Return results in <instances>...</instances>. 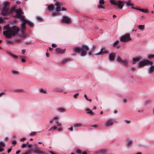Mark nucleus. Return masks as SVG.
<instances>
[{"mask_svg": "<svg viewBox=\"0 0 154 154\" xmlns=\"http://www.w3.org/2000/svg\"><path fill=\"white\" fill-rule=\"evenodd\" d=\"M22 53L23 54H24L26 52V51L25 50H22Z\"/></svg>", "mask_w": 154, "mask_h": 154, "instance_id": "nucleus-63", "label": "nucleus"}, {"mask_svg": "<svg viewBox=\"0 0 154 154\" xmlns=\"http://www.w3.org/2000/svg\"><path fill=\"white\" fill-rule=\"evenodd\" d=\"M49 49L50 51H52L53 50V48H51L49 47Z\"/></svg>", "mask_w": 154, "mask_h": 154, "instance_id": "nucleus-60", "label": "nucleus"}, {"mask_svg": "<svg viewBox=\"0 0 154 154\" xmlns=\"http://www.w3.org/2000/svg\"><path fill=\"white\" fill-rule=\"evenodd\" d=\"M79 94L78 93H77L75 94L74 96V97L75 98H76L78 96Z\"/></svg>", "mask_w": 154, "mask_h": 154, "instance_id": "nucleus-50", "label": "nucleus"}, {"mask_svg": "<svg viewBox=\"0 0 154 154\" xmlns=\"http://www.w3.org/2000/svg\"><path fill=\"white\" fill-rule=\"evenodd\" d=\"M32 152V150L31 149L27 150L26 152L23 153L24 154H31Z\"/></svg>", "mask_w": 154, "mask_h": 154, "instance_id": "nucleus-31", "label": "nucleus"}, {"mask_svg": "<svg viewBox=\"0 0 154 154\" xmlns=\"http://www.w3.org/2000/svg\"><path fill=\"white\" fill-rule=\"evenodd\" d=\"M89 50L88 47L86 45H83L81 48L76 47L74 49L75 52L79 53L81 52V55L85 56L87 54V51Z\"/></svg>", "mask_w": 154, "mask_h": 154, "instance_id": "nucleus-2", "label": "nucleus"}, {"mask_svg": "<svg viewBox=\"0 0 154 154\" xmlns=\"http://www.w3.org/2000/svg\"><path fill=\"white\" fill-rule=\"evenodd\" d=\"M59 14L58 13H54L53 14V16H55L57 15H58Z\"/></svg>", "mask_w": 154, "mask_h": 154, "instance_id": "nucleus-52", "label": "nucleus"}, {"mask_svg": "<svg viewBox=\"0 0 154 154\" xmlns=\"http://www.w3.org/2000/svg\"><path fill=\"white\" fill-rule=\"evenodd\" d=\"M55 122H56V124H57V126H59V127L61 126H62L61 124L60 123L58 122V120H57Z\"/></svg>", "mask_w": 154, "mask_h": 154, "instance_id": "nucleus-33", "label": "nucleus"}, {"mask_svg": "<svg viewBox=\"0 0 154 154\" xmlns=\"http://www.w3.org/2000/svg\"><path fill=\"white\" fill-rule=\"evenodd\" d=\"M119 43V41H116L113 44V46L114 47L116 45H117Z\"/></svg>", "mask_w": 154, "mask_h": 154, "instance_id": "nucleus-36", "label": "nucleus"}, {"mask_svg": "<svg viewBox=\"0 0 154 154\" xmlns=\"http://www.w3.org/2000/svg\"><path fill=\"white\" fill-rule=\"evenodd\" d=\"M13 42L11 40H8L6 41L7 43L9 44H11L13 43Z\"/></svg>", "mask_w": 154, "mask_h": 154, "instance_id": "nucleus-37", "label": "nucleus"}, {"mask_svg": "<svg viewBox=\"0 0 154 154\" xmlns=\"http://www.w3.org/2000/svg\"><path fill=\"white\" fill-rule=\"evenodd\" d=\"M57 129V127L56 126H54L51 127L49 130H51V129H53V130H56Z\"/></svg>", "mask_w": 154, "mask_h": 154, "instance_id": "nucleus-45", "label": "nucleus"}, {"mask_svg": "<svg viewBox=\"0 0 154 154\" xmlns=\"http://www.w3.org/2000/svg\"><path fill=\"white\" fill-rule=\"evenodd\" d=\"M36 133V132H33L30 133L31 135H33L35 134Z\"/></svg>", "mask_w": 154, "mask_h": 154, "instance_id": "nucleus-59", "label": "nucleus"}, {"mask_svg": "<svg viewBox=\"0 0 154 154\" xmlns=\"http://www.w3.org/2000/svg\"><path fill=\"white\" fill-rule=\"evenodd\" d=\"M105 2L104 0H100L99 1V3L100 5H104Z\"/></svg>", "mask_w": 154, "mask_h": 154, "instance_id": "nucleus-35", "label": "nucleus"}, {"mask_svg": "<svg viewBox=\"0 0 154 154\" xmlns=\"http://www.w3.org/2000/svg\"><path fill=\"white\" fill-rule=\"evenodd\" d=\"M152 62L149 61L147 60H144L140 62L138 65V66L139 67H141L146 65H152Z\"/></svg>", "mask_w": 154, "mask_h": 154, "instance_id": "nucleus-5", "label": "nucleus"}, {"mask_svg": "<svg viewBox=\"0 0 154 154\" xmlns=\"http://www.w3.org/2000/svg\"><path fill=\"white\" fill-rule=\"evenodd\" d=\"M20 152V150H18L16 152V154H18Z\"/></svg>", "mask_w": 154, "mask_h": 154, "instance_id": "nucleus-61", "label": "nucleus"}, {"mask_svg": "<svg viewBox=\"0 0 154 154\" xmlns=\"http://www.w3.org/2000/svg\"><path fill=\"white\" fill-rule=\"evenodd\" d=\"M55 5L57 6L56 9L57 12H58L61 10L62 11L66 10V9L64 7L62 8L61 10L60 7L63 6V4L61 2L57 1L55 3Z\"/></svg>", "mask_w": 154, "mask_h": 154, "instance_id": "nucleus-6", "label": "nucleus"}, {"mask_svg": "<svg viewBox=\"0 0 154 154\" xmlns=\"http://www.w3.org/2000/svg\"><path fill=\"white\" fill-rule=\"evenodd\" d=\"M33 151L35 153H37L38 154H45V153L40 150H39L38 148L37 147H36L35 148H34L33 149Z\"/></svg>", "mask_w": 154, "mask_h": 154, "instance_id": "nucleus-10", "label": "nucleus"}, {"mask_svg": "<svg viewBox=\"0 0 154 154\" xmlns=\"http://www.w3.org/2000/svg\"><path fill=\"white\" fill-rule=\"evenodd\" d=\"M21 60V61L23 63L25 62L26 61V60L24 59L23 58H22Z\"/></svg>", "mask_w": 154, "mask_h": 154, "instance_id": "nucleus-56", "label": "nucleus"}, {"mask_svg": "<svg viewBox=\"0 0 154 154\" xmlns=\"http://www.w3.org/2000/svg\"><path fill=\"white\" fill-rule=\"evenodd\" d=\"M71 22L70 19L68 17L63 16L62 20V22L66 23H69Z\"/></svg>", "mask_w": 154, "mask_h": 154, "instance_id": "nucleus-9", "label": "nucleus"}, {"mask_svg": "<svg viewBox=\"0 0 154 154\" xmlns=\"http://www.w3.org/2000/svg\"><path fill=\"white\" fill-rule=\"evenodd\" d=\"M98 8L99 9L100 8H104V7L102 5H100L98 6Z\"/></svg>", "mask_w": 154, "mask_h": 154, "instance_id": "nucleus-44", "label": "nucleus"}, {"mask_svg": "<svg viewBox=\"0 0 154 154\" xmlns=\"http://www.w3.org/2000/svg\"><path fill=\"white\" fill-rule=\"evenodd\" d=\"M151 66L149 68V72L151 73L153 72L154 71V65H151Z\"/></svg>", "mask_w": 154, "mask_h": 154, "instance_id": "nucleus-20", "label": "nucleus"}, {"mask_svg": "<svg viewBox=\"0 0 154 154\" xmlns=\"http://www.w3.org/2000/svg\"><path fill=\"white\" fill-rule=\"evenodd\" d=\"M52 46L53 48H56L57 47V45L55 44H52Z\"/></svg>", "mask_w": 154, "mask_h": 154, "instance_id": "nucleus-49", "label": "nucleus"}, {"mask_svg": "<svg viewBox=\"0 0 154 154\" xmlns=\"http://www.w3.org/2000/svg\"><path fill=\"white\" fill-rule=\"evenodd\" d=\"M58 91L59 92L63 93L64 94H66L67 93V91L64 89H60Z\"/></svg>", "mask_w": 154, "mask_h": 154, "instance_id": "nucleus-26", "label": "nucleus"}, {"mask_svg": "<svg viewBox=\"0 0 154 154\" xmlns=\"http://www.w3.org/2000/svg\"><path fill=\"white\" fill-rule=\"evenodd\" d=\"M108 52L107 50L104 48L101 49L100 51L98 53L95 54L96 55H102L103 54L108 53Z\"/></svg>", "mask_w": 154, "mask_h": 154, "instance_id": "nucleus-12", "label": "nucleus"}, {"mask_svg": "<svg viewBox=\"0 0 154 154\" xmlns=\"http://www.w3.org/2000/svg\"><path fill=\"white\" fill-rule=\"evenodd\" d=\"M106 151V150L105 149H100V150L98 152V153L100 154H103Z\"/></svg>", "mask_w": 154, "mask_h": 154, "instance_id": "nucleus-24", "label": "nucleus"}, {"mask_svg": "<svg viewBox=\"0 0 154 154\" xmlns=\"http://www.w3.org/2000/svg\"><path fill=\"white\" fill-rule=\"evenodd\" d=\"M12 72L13 74H16L17 73V71L15 70H13L12 71Z\"/></svg>", "mask_w": 154, "mask_h": 154, "instance_id": "nucleus-51", "label": "nucleus"}, {"mask_svg": "<svg viewBox=\"0 0 154 154\" xmlns=\"http://www.w3.org/2000/svg\"><path fill=\"white\" fill-rule=\"evenodd\" d=\"M96 48V46L93 45L92 46V51H95V49Z\"/></svg>", "mask_w": 154, "mask_h": 154, "instance_id": "nucleus-39", "label": "nucleus"}, {"mask_svg": "<svg viewBox=\"0 0 154 154\" xmlns=\"http://www.w3.org/2000/svg\"><path fill=\"white\" fill-rule=\"evenodd\" d=\"M77 152L79 154H81V151L80 149H78L76 150Z\"/></svg>", "mask_w": 154, "mask_h": 154, "instance_id": "nucleus-43", "label": "nucleus"}, {"mask_svg": "<svg viewBox=\"0 0 154 154\" xmlns=\"http://www.w3.org/2000/svg\"><path fill=\"white\" fill-rule=\"evenodd\" d=\"M21 20H22V23L21 24V25H25V24L26 23H27V22H28V20H25L24 19V17L23 18V19H21Z\"/></svg>", "mask_w": 154, "mask_h": 154, "instance_id": "nucleus-22", "label": "nucleus"}, {"mask_svg": "<svg viewBox=\"0 0 154 154\" xmlns=\"http://www.w3.org/2000/svg\"><path fill=\"white\" fill-rule=\"evenodd\" d=\"M54 6L53 5H48V9L50 11L54 9Z\"/></svg>", "mask_w": 154, "mask_h": 154, "instance_id": "nucleus-23", "label": "nucleus"}, {"mask_svg": "<svg viewBox=\"0 0 154 154\" xmlns=\"http://www.w3.org/2000/svg\"><path fill=\"white\" fill-rule=\"evenodd\" d=\"M116 54L115 53H112L110 54L109 55V59L111 61H113L114 60Z\"/></svg>", "mask_w": 154, "mask_h": 154, "instance_id": "nucleus-16", "label": "nucleus"}, {"mask_svg": "<svg viewBox=\"0 0 154 154\" xmlns=\"http://www.w3.org/2000/svg\"><path fill=\"white\" fill-rule=\"evenodd\" d=\"M132 143V140H129L128 142V145L130 146Z\"/></svg>", "mask_w": 154, "mask_h": 154, "instance_id": "nucleus-41", "label": "nucleus"}, {"mask_svg": "<svg viewBox=\"0 0 154 154\" xmlns=\"http://www.w3.org/2000/svg\"><path fill=\"white\" fill-rule=\"evenodd\" d=\"M5 145L4 143L2 141L0 142V152H2L4 150V148Z\"/></svg>", "mask_w": 154, "mask_h": 154, "instance_id": "nucleus-18", "label": "nucleus"}, {"mask_svg": "<svg viewBox=\"0 0 154 154\" xmlns=\"http://www.w3.org/2000/svg\"><path fill=\"white\" fill-rule=\"evenodd\" d=\"M11 150V148L9 149L7 151V152L8 153H9Z\"/></svg>", "mask_w": 154, "mask_h": 154, "instance_id": "nucleus-54", "label": "nucleus"}, {"mask_svg": "<svg viewBox=\"0 0 154 154\" xmlns=\"http://www.w3.org/2000/svg\"><path fill=\"white\" fill-rule=\"evenodd\" d=\"M56 52L58 54H63L66 51V49H61L60 48H57L55 49Z\"/></svg>", "mask_w": 154, "mask_h": 154, "instance_id": "nucleus-13", "label": "nucleus"}, {"mask_svg": "<svg viewBox=\"0 0 154 154\" xmlns=\"http://www.w3.org/2000/svg\"><path fill=\"white\" fill-rule=\"evenodd\" d=\"M131 1L130 0H128V1L127 2H125V3H126V5L127 6H130L132 8L135 9H137V8H134L133 7L134 5L132 3H131Z\"/></svg>", "mask_w": 154, "mask_h": 154, "instance_id": "nucleus-14", "label": "nucleus"}, {"mask_svg": "<svg viewBox=\"0 0 154 154\" xmlns=\"http://www.w3.org/2000/svg\"><path fill=\"white\" fill-rule=\"evenodd\" d=\"M9 3L6 2L4 3L2 6V14L3 15H6L9 12Z\"/></svg>", "mask_w": 154, "mask_h": 154, "instance_id": "nucleus-3", "label": "nucleus"}, {"mask_svg": "<svg viewBox=\"0 0 154 154\" xmlns=\"http://www.w3.org/2000/svg\"><path fill=\"white\" fill-rule=\"evenodd\" d=\"M136 9L139 10L141 12H142L143 13H147L149 12V10L147 9H142V8H140L137 7V9Z\"/></svg>", "mask_w": 154, "mask_h": 154, "instance_id": "nucleus-15", "label": "nucleus"}, {"mask_svg": "<svg viewBox=\"0 0 154 154\" xmlns=\"http://www.w3.org/2000/svg\"><path fill=\"white\" fill-rule=\"evenodd\" d=\"M3 34L7 38L17 35L20 31V28L17 26H10L9 25L4 26Z\"/></svg>", "mask_w": 154, "mask_h": 154, "instance_id": "nucleus-1", "label": "nucleus"}, {"mask_svg": "<svg viewBox=\"0 0 154 154\" xmlns=\"http://www.w3.org/2000/svg\"><path fill=\"white\" fill-rule=\"evenodd\" d=\"M123 60H122L120 57H118L117 59V60L118 62H122Z\"/></svg>", "mask_w": 154, "mask_h": 154, "instance_id": "nucleus-40", "label": "nucleus"}, {"mask_svg": "<svg viewBox=\"0 0 154 154\" xmlns=\"http://www.w3.org/2000/svg\"><path fill=\"white\" fill-rule=\"evenodd\" d=\"M3 20L2 18H0V23H2L3 22Z\"/></svg>", "mask_w": 154, "mask_h": 154, "instance_id": "nucleus-62", "label": "nucleus"}, {"mask_svg": "<svg viewBox=\"0 0 154 154\" xmlns=\"http://www.w3.org/2000/svg\"><path fill=\"white\" fill-rule=\"evenodd\" d=\"M16 143V141L15 140H13L12 142V144L13 145V146H14Z\"/></svg>", "mask_w": 154, "mask_h": 154, "instance_id": "nucleus-47", "label": "nucleus"}, {"mask_svg": "<svg viewBox=\"0 0 154 154\" xmlns=\"http://www.w3.org/2000/svg\"><path fill=\"white\" fill-rule=\"evenodd\" d=\"M131 40L130 35L127 34L122 36L120 38V40L123 42H126Z\"/></svg>", "mask_w": 154, "mask_h": 154, "instance_id": "nucleus-7", "label": "nucleus"}, {"mask_svg": "<svg viewBox=\"0 0 154 154\" xmlns=\"http://www.w3.org/2000/svg\"><path fill=\"white\" fill-rule=\"evenodd\" d=\"M8 53L10 56H11V57H12L13 58L15 59H17L18 57H17L16 56V55H13L9 53Z\"/></svg>", "mask_w": 154, "mask_h": 154, "instance_id": "nucleus-29", "label": "nucleus"}, {"mask_svg": "<svg viewBox=\"0 0 154 154\" xmlns=\"http://www.w3.org/2000/svg\"><path fill=\"white\" fill-rule=\"evenodd\" d=\"M69 60H70V59H65L62 61V64H64V63H66V62H67Z\"/></svg>", "mask_w": 154, "mask_h": 154, "instance_id": "nucleus-28", "label": "nucleus"}, {"mask_svg": "<svg viewBox=\"0 0 154 154\" xmlns=\"http://www.w3.org/2000/svg\"><path fill=\"white\" fill-rule=\"evenodd\" d=\"M114 123L112 119H109L105 123V125L106 127H109L112 125Z\"/></svg>", "mask_w": 154, "mask_h": 154, "instance_id": "nucleus-11", "label": "nucleus"}, {"mask_svg": "<svg viewBox=\"0 0 154 154\" xmlns=\"http://www.w3.org/2000/svg\"><path fill=\"white\" fill-rule=\"evenodd\" d=\"M26 145L25 144H23L21 146V147L22 148H25L26 147Z\"/></svg>", "mask_w": 154, "mask_h": 154, "instance_id": "nucleus-48", "label": "nucleus"}, {"mask_svg": "<svg viewBox=\"0 0 154 154\" xmlns=\"http://www.w3.org/2000/svg\"><path fill=\"white\" fill-rule=\"evenodd\" d=\"M50 153L51 154H56V153H55V152H52V151H50Z\"/></svg>", "mask_w": 154, "mask_h": 154, "instance_id": "nucleus-64", "label": "nucleus"}, {"mask_svg": "<svg viewBox=\"0 0 154 154\" xmlns=\"http://www.w3.org/2000/svg\"><path fill=\"white\" fill-rule=\"evenodd\" d=\"M82 126L83 124L82 123H75L73 125V127L75 128H77L79 127Z\"/></svg>", "mask_w": 154, "mask_h": 154, "instance_id": "nucleus-17", "label": "nucleus"}, {"mask_svg": "<svg viewBox=\"0 0 154 154\" xmlns=\"http://www.w3.org/2000/svg\"><path fill=\"white\" fill-rule=\"evenodd\" d=\"M139 29L143 30L144 28V25H139Z\"/></svg>", "mask_w": 154, "mask_h": 154, "instance_id": "nucleus-32", "label": "nucleus"}, {"mask_svg": "<svg viewBox=\"0 0 154 154\" xmlns=\"http://www.w3.org/2000/svg\"><path fill=\"white\" fill-rule=\"evenodd\" d=\"M148 57L149 59H151L152 58H154V55H149L148 56Z\"/></svg>", "mask_w": 154, "mask_h": 154, "instance_id": "nucleus-42", "label": "nucleus"}, {"mask_svg": "<svg viewBox=\"0 0 154 154\" xmlns=\"http://www.w3.org/2000/svg\"><path fill=\"white\" fill-rule=\"evenodd\" d=\"M58 110L60 112H64L65 111V109L63 108H60L58 109Z\"/></svg>", "mask_w": 154, "mask_h": 154, "instance_id": "nucleus-38", "label": "nucleus"}, {"mask_svg": "<svg viewBox=\"0 0 154 154\" xmlns=\"http://www.w3.org/2000/svg\"><path fill=\"white\" fill-rule=\"evenodd\" d=\"M59 120V117L56 116V117H54L53 119L51 120L50 121V123L51 124H52L54 120Z\"/></svg>", "mask_w": 154, "mask_h": 154, "instance_id": "nucleus-27", "label": "nucleus"}, {"mask_svg": "<svg viewBox=\"0 0 154 154\" xmlns=\"http://www.w3.org/2000/svg\"><path fill=\"white\" fill-rule=\"evenodd\" d=\"M5 93L4 92H2L0 93V97H1Z\"/></svg>", "mask_w": 154, "mask_h": 154, "instance_id": "nucleus-53", "label": "nucleus"}, {"mask_svg": "<svg viewBox=\"0 0 154 154\" xmlns=\"http://www.w3.org/2000/svg\"><path fill=\"white\" fill-rule=\"evenodd\" d=\"M21 29L22 33H23L24 32V31L26 29L25 25H21Z\"/></svg>", "mask_w": 154, "mask_h": 154, "instance_id": "nucleus-25", "label": "nucleus"}, {"mask_svg": "<svg viewBox=\"0 0 154 154\" xmlns=\"http://www.w3.org/2000/svg\"><path fill=\"white\" fill-rule=\"evenodd\" d=\"M26 140L25 138H22L20 139V140L21 141H24Z\"/></svg>", "mask_w": 154, "mask_h": 154, "instance_id": "nucleus-55", "label": "nucleus"}, {"mask_svg": "<svg viewBox=\"0 0 154 154\" xmlns=\"http://www.w3.org/2000/svg\"><path fill=\"white\" fill-rule=\"evenodd\" d=\"M110 3L112 5H116L119 9H122L124 6V2L123 1L115 0H110Z\"/></svg>", "mask_w": 154, "mask_h": 154, "instance_id": "nucleus-4", "label": "nucleus"}, {"mask_svg": "<svg viewBox=\"0 0 154 154\" xmlns=\"http://www.w3.org/2000/svg\"><path fill=\"white\" fill-rule=\"evenodd\" d=\"M84 96L86 100H88V98L86 94H85Z\"/></svg>", "mask_w": 154, "mask_h": 154, "instance_id": "nucleus-57", "label": "nucleus"}, {"mask_svg": "<svg viewBox=\"0 0 154 154\" xmlns=\"http://www.w3.org/2000/svg\"><path fill=\"white\" fill-rule=\"evenodd\" d=\"M122 63H123L125 66L127 65L128 64V60H123Z\"/></svg>", "mask_w": 154, "mask_h": 154, "instance_id": "nucleus-34", "label": "nucleus"}, {"mask_svg": "<svg viewBox=\"0 0 154 154\" xmlns=\"http://www.w3.org/2000/svg\"><path fill=\"white\" fill-rule=\"evenodd\" d=\"M141 59L140 57H137L136 58H133V61L132 63L133 64L135 63L136 62L140 60Z\"/></svg>", "mask_w": 154, "mask_h": 154, "instance_id": "nucleus-19", "label": "nucleus"}, {"mask_svg": "<svg viewBox=\"0 0 154 154\" xmlns=\"http://www.w3.org/2000/svg\"><path fill=\"white\" fill-rule=\"evenodd\" d=\"M40 91L41 92L44 93H46V92L43 89H40Z\"/></svg>", "mask_w": 154, "mask_h": 154, "instance_id": "nucleus-46", "label": "nucleus"}, {"mask_svg": "<svg viewBox=\"0 0 154 154\" xmlns=\"http://www.w3.org/2000/svg\"><path fill=\"white\" fill-rule=\"evenodd\" d=\"M68 129L71 131H72L73 130V127H71L70 128H69Z\"/></svg>", "mask_w": 154, "mask_h": 154, "instance_id": "nucleus-58", "label": "nucleus"}, {"mask_svg": "<svg viewBox=\"0 0 154 154\" xmlns=\"http://www.w3.org/2000/svg\"><path fill=\"white\" fill-rule=\"evenodd\" d=\"M86 110L87 111V113L88 114H91V115H94L95 114V113L94 112H93L92 110L90 109H86Z\"/></svg>", "mask_w": 154, "mask_h": 154, "instance_id": "nucleus-21", "label": "nucleus"}, {"mask_svg": "<svg viewBox=\"0 0 154 154\" xmlns=\"http://www.w3.org/2000/svg\"><path fill=\"white\" fill-rule=\"evenodd\" d=\"M27 24L30 26L31 27H33V24L32 23L28 20Z\"/></svg>", "mask_w": 154, "mask_h": 154, "instance_id": "nucleus-30", "label": "nucleus"}, {"mask_svg": "<svg viewBox=\"0 0 154 154\" xmlns=\"http://www.w3.org/2000/svg\"><path fill=\"white\" fill-rule=\"evenodd\" d=\"M15 12L16 13V15L15 16V17L18 18L20 19H23V18L24 17L22 15L23 12H22L21 10H16L15 11Z\"/></svg>", "mask_w": 154, "mask_h": 154, "instance_id": "nucleus-8", "label": "nucleus"}]
</instances>
